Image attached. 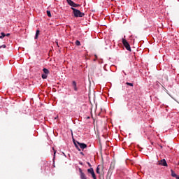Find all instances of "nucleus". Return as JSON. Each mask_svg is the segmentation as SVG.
<instances>
[{
  "mask_svg": "<svg viewBox=\"0 0 179 179\" xmlns=\"http://www.w3.org/2000/svg\"><path fill=\"white\" fill-rule=\"evenodd\" d=\"M9 36H10V34H6V37H9Z\"/></svg>",
  "mask_w": 179,
  "mask_h": 179,
  "instance_id": "23",
  "label": "nucleus"
},
{
  "mask_svg": "<svg viewBox=\"0 0 179 179\" xmlns=\"http://www.w3.org/2000/svg\"><path fill=\"white\" fill-rule=\"evenodd\" d=\"M76 143L80 146V149H86L87 148V145L85 143H80L79 141H76Z\"/></svg>",
  "mask_w": 179,
  "mask_h": 179,
  "instance_id": "7",
  "label": "nucleus"
},
{
  "mask_svg": "<svg viewBox=\"0 0 179 179\" xmlns=\"http://www.w3.org/2000/svg\"><path fill=\"white\" fill-rule=\"evenodd\" d=\"M80 164H81V166L83 164L82 162H80Z\"/></svg>",
  "mask_w": 179,
  "mask_h": 179,
  "instance_id": "26",
  "label": "nucleus"
},
{
  "mask_svg": "<svg viewBox=\"0 0 179 179\" xmlns=\"http://www.w3.org/2000/svg\"><path fill=\"white\" fill-rule=\"evenodd\" d=\"M58 118V116H57L56 117H55V120H57Z\"/></svg>",
  "mask_w": 179,
  "mask_h": 179,
  "instance_id": "25",
  "label": "nucleus"
},
{
  "mask_svg": "<svg viewBox=\"0 0 179 179\" xmlns=\"http://www.w3.org/2000/svg\"><path fill=\"white\" fill-rule=\"evenodd\" d=\"M40 34V30H36V35H35V40H37L38 38V36Z\"/></svg>",
  "mask_w": 179,
  "mask_h": 179,
  "instance_id": "13",
  "label": "nucleus"
},
{
  "mask_svg": "<svg viewBox=\"0 0 179 179\" xmlns=\"http://www.w3.org/2000/svg\"><path fill=\"white\" fill-rule=\"evenodd\" d=\"M122 44L124 45V47H125L126 50H127V51H131V45H129V43H128V41H127V40L123 38L122 39Z\"/></svg>",
  "mask_w": 179,
  "mask_h": 179,
  "instance_id": "2",
  "label": "nucleus"
},
{
  "mask_svg": "<svg viewBox=\"0 0 179 179\" xmlns=\"http://www.w3.org/2000/svg\"><path fill=\"white\" fill-rule=\"evenodd\" d=\"M43 71L45 75H48V73H50V71L46 68H44Z\"/></svg>",
  "mask_w": 179,
  "mask_h": 179,
  "instance_id": "14",
  "label": "nucleus"
},
{
  "mask_svg": "<svg viewBox=\"0 0 179 179\" xmlns=\"http://www.w3.org/2000/svg\"><path fill=\"white\" fill-rule=\"evenodd\" d=\"M87 173H89L90 174H91L92 176V178L97 179L96 178V173H94V170L93 169V168H90V169H87Z\"/></svg>",
  "mask_w": 179,
  "mask_h": 179,
  "instance_id": "6",
  "label": "nucleus"
},
{
  "mask_svg": "<svg viewBox=\"0 0 179 179\" xmlns=\"http://www.w3.org/2000/svg\"><path fill=\"white\" fill-rule=\"evenodd\" d=\"M178 179H179V177H178Z\"/></svg>",
  "mask_w": 179,
  "mask_h": 179,
  "instance_id": "27",
  "label": "nucleus"
},
{
  "mask_svg": "<svg viewBox=\"0 0 179 179\" xmlns=\"http://www.w3.org/2000/svg\"><path fill=\"white\" fill-rule=\"evenodd\" d=\"M157 164L159 166H164V167H167V162H166V159H162L158 161Z\"/></svg>",
  "mask_w": 179,
  "mask_h": 179,
  "instance_id": "5",
  "label": "nucleus"
},
{
  "mask_svg": "<svg viewBox=\"0 0 179 179\" xmlns=\"http://www.w3.org/2000/svg\"><path fill=\"white\" fill-rule=\"evenodd\" d=\"M178 165H179V162H178Z\"/></svg>",
  "mask_w": 179,
  "mask_h": 179,
  "instance_id": "28",
  "label": "nucleus"
},
{
  "mask_svg": "<svg viewBox=\"0 0 179 179\" xmlns=\"http://www.w3.org/2000/svg\"><path fill=\"white\" fill-rule=\"evenodd\" d=\"M0 48H6V45H1Z\"/></svg>",
  "mask_w": 179,
  "mask_h": 179,
  "instance_id": "20",
  "label": "nucleus"
},
{
  "mask_svg": "<svg viewBox=\"0 0 179 179\" xmlns=\"http://www.w3.org/2000/svg\"><path fill=\"white\" fill-rule=\"evenodd\" d=\"M87 164H88L89 167H92V164H90V162H87Z\"/></svg>",
  "mask_w": 179,
  "mask_h": 179,
  "instance_id": "22",
  "label": "nucleus"
},
{
  "mask_svg": "<svg viewBox=\"0 0 179 179\" xmlns=\"http://www.w3.org/2000/svg\"><path fill=\"white\" fill-rule=\"evenodd\" d=\"M71 9L73 10V13L75 17H83V16H85V13L80 12V10H79L73 7H71Z\"/></svg>",
  "mask_w": 179,
  "mask_h": 179,
  "instance_id": "1",
  "label": "nucleus"
},
{
  "mask_svg": "<svg viewBox=\"0 0 179 179\" xmlns=\"http://www.w3.org/2000/svg\"><path fill=\"white\" fill-rule=\"evenodd\" d=\"M78 171L80 173V179H87V176H86V174H85V173H83V171L82 170V169L79 168Z\"/></svg>",
  "mask_w": 179,
  "mask_h": 179,
  "instance_id": "3",
  "label": "nucleus"
},
{
  "mask_svg": "<svg viewBox=\"0 0 179 179\" xmlns=\"http://www.w3.org/2000/svg\"><path fill=\"white\" fill-rule=\"evenodd\" d=\"M6 37V34L3 32L1 33L0 38L1 40L3 39Z\"/></svg>",
  "mask_w": 179,
  "mask_h": 179,
  "instance_id": "15",
  "label": "nucleus"
},
{
  "mask_svg": "<svg viewBox=\"0 0 179 179\" xmlns=\"http://www.w3.org/2000/svg\"><path fill=\"white\" fill-rule=\"evenodd\" d=\"M126 85H127V86H134V84L131 83H126Z\"/></svg>",
  "mask_w": 179,
  "mask_h": 179,
  "instance_id": "18",
  "label": "nucleus"
},
{
  "mask_svg": "<svg viewBox=\"0 0 179 179\" xmlns=\"http://www.w3.org/2000/svg\"><path fill=\"white\" fill-rule=\"evenodd\" d=\"M46 13H47V15L48 16V17H51V11L47 10Z\"/></svg>",
  "mask_w": 179,
  "mask_h": 179,
  "instance_id": "16",
  "label": "nucleus"
},
{
  "mask_svg": "<svg viewBox=\"0 0 179 179\" xmlns=\"http://www.w3.org/2000/svg\"><path fill=\"white\" fill-rule=\"evenodd\" d=\"M73 143H74V145H75V146H76L77 150H78L79 152H80V148H79V145H78L76 141H75V139H73Z\"/></svg>",
  "mask_w": 179,
  "mask_h": 179,
  "instance_id": "12",
  "label": "nucleus"
},
{
  "mask_svg": "<svg viewBox=\"0 0 179 179\" xmlns=\"http://www.w3.org/2000/svg\"><path fill=\"white\" fill-rule=\"evenodd\" d=\"M76 45H77L78 46L80 45V41H76Z\"/></svg>",
  "mask_w": 179,
  "mask_h": 179,
  "instance_id": "19",
  "label": "nucleus"
},
{
  "mask_svg": "<svg viewBox=\"0 0 179 179\" xmlns=\"http://www.w3.org/2000/svg\"><path fill=\"white\" fill-rule=\"evenodd\" d=\"M171 173L172 177H175V178L178 179V177H179V176H177V174L174 173V171H173V169L171 170Z\"/></svg>",
  "mask_w": 179,
  "mask_h": 179,
  "instance_id": "11",
  "label": "nucleus"
},
{
  "mask_svg": "<svg viewBox=\"0 0 179 179\" xmlns=\"http://www.w3.org/2000/svg\"><path fill=\"white\" fill-rule=\"evenodd\" d=\"M115 169V163H111L109 169V171H113Z\"/></svg>",
  "mask_w": 179,
  "mask_h": 179,
  "instance_id": "10",
  "label": "nucleus"
},
{
  "mask_svg": "<svg viewBox=\"0 0 179 179\" xmlns=\"http://www.w3.org/2000/svg\"><path fill=\"white\" fill-rule=\"evenodd\" d=\"M67 3L70 6H72L71 8H78V6H80L79 4L75 3V2L72 1V0H66Z\"/></svg>",
  "mask_w": 179,
  "mask_h": 179,
  "instance_id": "4",
  "label": "nucleus"
},
{
  "mask_svg": "<svg viewBox=\"0 0 179 179\" xmlns=\"http://www.w3.org/2000/svg\"><path fill=\"white\" fill-rule=\"evenodd\" d=\"M52 150H54V155H55V153H57V151L55 150V149H54V148H52Z\"/></svg>",
  "mask_w": 179,
  "mask_h": 179,
  "instance_id": "21",
  "label": "nucleus"
},
{
  "mask_svg": "<svg viewBox=\"0 0 179 179\" xmlns=\"http://www.w3.org/2000/svg\"><path fill=\"white\" fill-rule=\"evenodd\" d=\"M80 155H82V156H85V154L83 152H80Z\"/></svg>",
  "mask_w": 179,
  "mask_h": 179,
  "instance_id": "24",
  "label": "nucleus"
},
{
  "mask_svg": "<svg viewBox=\"0 0 179 179\" xmlns=\"http://www.w3.org/2000/svg\"><path fill=\"white\" fill-rule=\"evenodd\" d=\"M72 87L73 88V90H75V92H78V85L76 83V81H73L72 82Z\"/></svg>",
  "mask_w": 179,
  "mask_h": 179,
  "instance_id": "8",
  "label": "nucleus"
},
{
  "mask_svg": "<svg viewBox=\"0 0 179 179\" xmlns=\"http://www.w3.org/2000/svg\"><path fill=\"white\" fill-rule=\"evenodd\" d=\"M42 79H47V74H42Z\"/></svg>",
  "mask_w": 179,
  "mask_h": 179,
  "instance_id": "17",
  "label": "nucleus"
},
{
  "mask_svg": "<svg viewBox=\"0 0 179 179\" xmlns=\"http://www.w3.org/2000/svg\"><path fill=\"white\" fill-rule=\"evenodd\" d=\"M104 169V166L103 165H98L96 167V173L97 174H100V170H103Z\"/></svg>",
  "mask_w": 179,
  "mask_h": 179,
  "instance_id": "9",
  "label": "nucleus"
}]
</instances>
